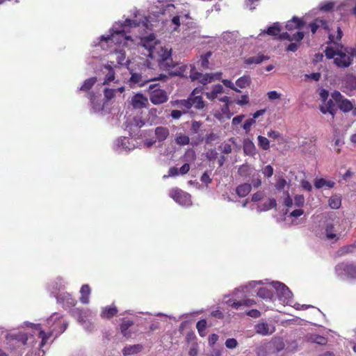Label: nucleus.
Listing matches in <instances>:
<instances>
[{"instance_id": "nucleus-1", "label": "nucleus", "mask_w": 356, "mask_h": 356, "mask_svg": "<svg viewBox=\"0 0 356 356\" xmlns=\"http://www.w3.org/2000/svg\"><path fill=\"white\" fill-rule=\"evenodd\" d=\"M47 324L50 327L49 332H44L40 327V325H37L35 330L38 332V336L41 339L40 347L44 346L47 343V340L55 335L58 337L60 334L65 332L67 327V323L63 320V316L58 313H54L47 319Z\"/></svg>"}, {"instance_id": "nucleus-2", "label": "nucleus", "mask_w": 356, "mask_h": 356, "mask_svg": "<svg viewBox=\"0 0 356 356\" xmlns=\"http://www.w3.org/2000/svg\"><path fill=\"white\" fill-rule=\"evenodd\" d=\"M150 102L154 105L165 103L168 99L166 91L157 83L150 84L148 88Z\"/></svg>"}, {"instance_id": "nucleus-3", "label": "nucleus", "mask_w": 356, "mask_h": 356, "mask_svg": "<svg viewBox=\"0 0 356 356\" xmlns=\"http://www.w3.org/2000/svg\"><path fill=\"white\" fill-rule=\"evenodd\" d=\"M97 77L89 78L83 82L82 86L79 89V91L87 92V97L90 99V103L95 111H99L102 108L101 104L96 102L97 96L95 95V92H90V90L97 82Z\"/></svg>"}, {"instance_id": "nucleus-4", "label": "nucleus", "mask_w": 356, "mask_h": 356, "mask_svg": "<svg viewBox=\"0 0 356 356\" xmlns=\"http://www.w3.org/2000/svg\"><path fill=\"white\" fill-rule=\"evenodd\" d=\"M132 40L131 36L126 35L124 29L114 31L107 37L102 36V40L107 43H113L116 45H127V40Z\"/></svg>"}, {"instance_id": "nucleus-5", "label": "nucleus", "mask_w": 356, "mask_h": 356, "mask_svg": "<svg viewBox=\"0 0 356 356\" xmlns=\"http://www.w3.org/2000/svg\"><path fill=\"white\" fill-rule=\"evenodd\" d=\"M332 98L334 100L337 108L343 113H348L353 108V102L345 98L339 91L335 90L331 94Z\"/></svg>"}, {"instance_id": "nucleus-6", "label": "nucleus", "mask_w": 356, "mask_h": 356, "mask_svg": "<svg viewBox=\"0 0 356 356\" xmlns=\"http://www.w3.org/2000/svg\"><path fill=\"white\" fill-rule=\"evenodd\" d=\"M337 47H340L341 49L334 58V63L339 67L345 68L349 67L353 62V54L346 53L342 51L343 46L337 44Z\"/></svg>"}, {"instance_id": "nucleus-7", "label": "nucleus", "mask_w": 356, "mask_h": 356, "mask_svg": "<svg viewBox=\"0 0 356 356\" xmlns=\"http://www.w3.org/2000/svg\"><path fill=\"white\" fill-rule=\"evenodd\" d=\"M316 20H317L318 24L319 25V29L321 28L328 33V34H329L328 43L329 44L330 43L336 44L337 41L341 40V39L343 36V32L341 31V29L339 26L337 27V35L336 36H334L333 34L330 33V26L328 24V22L327 20L323 19L320 17H317Z\"/></svg>"}, {"instance_id": "nucleus-8", "label": "nucleus", "mask_w": 356, "mask_h": 356, "mask_svg": "<svg viewBox=\"0 0 356 356\" xmlns=\"http://www.w3.org/2000/svg\"><path fill=\"white\" fill-rule=\"evenodd\" d=\"M335 271L339 276L346 275L356 277V266L353 264L341 262L335 266Z\"/></svg>"}, {"instance_id": "nucleus-9", "label": "nucleus", "mask_w": 356, "mask_h": 356, "mask_svg": "<svg viewBox=\"0 0 356 356\" xmlns=\"http://www.w3.org/2000/svg\"><path fill=\"white\" fill-rule=\"evenodd\" d=\"M170 197L182 205L189 204L191 202L189 194L178 188L172 189L170 191Z\"/></svg>"}, {"instance_id": "nucleus-10", "label": "nucleus", "mask_w": 356, "mask_h": 356, "mask_svg": "<svg viewBox=\"0 0 356 356\" xmlns=\"http://www.w3.org/2000/svg\"><path fill=\"white\" fill-rule=\"evenodd\" d=\"M131 104L135 109L145 108L148 105V99L143 94L137 93L131 97Z\"/></svg>"}, {"instance_id": "nucleus-11", "label": "nucleus", "mask_w": 356, "mask_h": 356, "mask_svg": "<svg viewBox=\"0 0 356 356\" xmlns=\"http://www.w3.org/2000/svg\"><path fill=\"white\" fill-rule=\"evenodd\" d=\"M305 23L302 18L293 16L290 20L287 21L285 27L288 31L300 30L305 26Z\"/></svg>"}, {"instance_id": "nucleus-12", "label": "nucleus", "mask_w": 356, "mask_h": 356, "mask_svg": "<svg viewBox=\"0 0 356 356\" xmlns=\"http://www.w3.org/2000/svg\"><path fill=\"white\" fill-rule=\"evenodd\" d=\"M152 80H154V79H147L139 73H131L129 82L131 87H133L134 85L142 87Z\"/></svg>"}, {"instance_id": "nucleus-13", "label": "nucleus", "mask_w": 356, "mask_h": 356, "mask_svg": "<svg viewBox=\"0 0 356 356\" xmlns=\"http://www.w3.org/2000/svg\"><path fill=\"white\" fill-rule=\"evenodd\" d=\"M140 43L143 47L148 50L149 56L153 57V49H154V45L156 44V38L154 34L143 38Z\"/></svg>"}, {"instance_id": "nucleus-14", "label": "nucleus", "mask_w": 356, "mask_h": 356, "mask_svg": "<svg viewBox=\"0 0 356 356\" xmlns=\"http://www.w3.org/2000/svg\"><path fill=\"white\" fill-rule=\"evenodd\" d=\"M320 111L323 114L329 113L332 115V118L334 119V115L337 111V106H336V103L332 98L327 102L325 106H321L320 107Z\"/></svg>"}, {"instance_id": "nucleus-15", "label": "nucleus", "mask_w": 356, "mask_h": 356, "mask_svg": "<svg viewBox=\"0 0 356 356\" xmlns=\"http://www.w3.org/2000/svg\"><path fill=\"white\" fill-rule=\"evenodd\" d=\"M196 90L197 89H195L190 95L191 103L192 104V107L193 106L197 110H202L205 108L206 104L201 96L195 95Z\"/></svg>"}, {"instance_id": "nucleus-16", "label": "nucleus", "mask_w": 356, "mask_h": 356, "mask_svg": "<svg viewBox=\"0 0 356 356\" xmlns=\"http://www.w3.org/2000/svg\"><path fill=\"white\" fill-rule=\"evenodd\" d=\"M275 288L279 293L280 297H283L284 299H290L291 298L292 293L284 284L276 282L275 284Z\"/></svg>"}, {"instance_id": "nucleus-17", "label": "nucleus", "mask_w": 356, "mask_h": 356, "mask_svg": "<svg viewBox=\"0 0 356 356\" xmlns=\"http://www.w3.org/2000/svg\"><path fill=\"white\" fill-rule=\"evenodd\" d=\"M156 138L159 142H163L168 137L169 129L165 127H157L154 131Z\"/></svg>"}, {"instance_id": "nucleus-18", "label": "nucleus", "mask_w": 356, "mask_h": 356, "mask_svg": "<svg viewBox=\"0 0 356 356\" xmlns=\"http://www.w3.org/2000/svg\"><path fill=\"white\" fill-rule=\"evenodd\" d=\"M269 57L266 56L263 54H258L257 56H251L246 58L244 60V63L246 65L250 66L252 65H258L261 63L263 61L268 60Z\"/></svg>"}, {"instance_id": "nucleus-19", "label": "nucleus", "mask_w": 356, "mask_h": 356, "mask_svg": "<svg viewBox=\"0 0 356 356\" xmlns=\"http://www.w3.org/2000/svg\"><path fill=\"white\" fill-rule=\"evenodd\" d=\"M252 184L248 183H244L238 185L236 189V195L240 197H246L251 191Z\"/></svg>"}, {"instance_id": "nucleus-20", "label": "nucleus", "mask_w": 356, "mask_h": 356, "mask_svg": "<svg viewBox=\"0 0 356 356\" xmlns=\"http://www.w3.org/2000/svg\"><path fill=\"white\" fill-rule=\"evenodd\" d=\"M143 346L141 344H134L132 346H125L122 349V354L124 356L137 354L142 351Z\"/></svg>"}, {"instance_id": "nucleus-21", "label": "nucleus", "mask_w": 356, "mask_h": 356, "mask_svg": "<svg viewBox=\"0 0 356 356\" xmlns=\"http://www.w3.org/2000/svg\"><path fill=\"white\" fill-rule=\"evenodd\" d=\"M118 309L116 307H106L102 308L101 317L102 318L110 319L118 314Z\"/></svg>"}, {"instance_id": "nucleus-22", "label": "nucleus", "mask_w": 356, "mask_h": 356, "mask_svg": "<svg viewBox=\"0 0 356 356\" xmlns=\"http://www.w3.org/2000/svg\"><path fill=\"white\" fill-rule=\"evenodd\" d=\"M134 325L133 321L123 319L122 323L120 325V331L122 334L126 337L129 338L131 337V332L129 330V327H131Z\"/></svg>"}, {"instance_id": "nucleus-23", "label": "nucleus", "mask_w": 356, "mask_h": 356, "mask_svg": "<svg viewBox=\"0 0 356 356\" xmlns=\"http://www.w3.org/2000/svg\"><path fill=\"white\" fill-rule=\"evenodd\" d=\"M243 152L248 156H254L257 154V149L254 143L250 140H245L243 143Z\"/></svg>"}, {"instance_id": "nucleus-24", "label": "nucleus", "mask_w": 356, "mask_h": 356, "mask_svg": "<svg viewBox=\"0 0 356 356\" xmlns=\"http://www.w3.org/2000/svg\"><path fill=\"white\" fill-rule=\"evenodd\" d=\"M91 292L90 287L88 284H83L80 290L81 296L80 301L83 304H88L89 302V296Z\"/></svg>"}, {"instance_id": "nucleus-25", "label": "nucleus", "mask_w": 356, "mask_h": 356, "mask_svg": "<svg viewBox=\"0 0 356 356\" xmlns=\"http://www.w3.org/2000/svg\"><path fill=\"white\" fill-rule=\"evenodd\" d=\"M334 185L335 183L333 181H327L323 178L316 179L314 181V186L318 189L325 186L332 188Z\"/></svg>"}, {"instance_id": "nucleus-26", "label": "nucleus", "mask_w": 356, "mask_h": 356, "mask_svg": "<svg viewBox=\"0 0 356 356\" xmlns=\"http://www.w3.org/2000/svg\"><path fill=\"white\" fill-rule=\"evenodd\" d=\"M253 168L248 164H243L239 166L238 174L239 176L246 178L252 175Z\"/></svg>"}, {"instance_id": "nucleus-27", "label": "nucleus", "mask_w": 356, "mask_h": 356, "mask_svg": "<svg viewBox=\"0 0 356 356\" xmlns=\"http://www.w3.org/2000/svg\"><path fill=\"white\" fill-rule=\"evenodd\" d=\"M277 207V202L275 198H269L268 202H266L263 203L260 207H259L258 210L259 211H267L271 209H276Z\"/></svg>"}, {"instance_id": "nucleus-28", "label": "nucleus", "mask_w": 356, "mask_h": 356, "mask_svg": "<svg viewBox=\"0 0 356 356\" xmlns=\"http://www.w3.org/2000/svg\"><path fill=\"white\" fill-rule=\"evenodd\" d=\"M281 31L282 26L280 24L279 22H275L272 26H269L264 33L268 35L278 36Z\"/></svg>"}, {"instance_id": "nucleus-29", "label": "nucleus", "mask_w": 356, "mask_h": 356, "mask_svg": "<svg viewBox=\"0 0 356 356\" xmlns=\"http://www.w3.org/2000/svg\"><path fill=\"white\" fill-rule=\"evenodd\" d=\"M257 296L264 300H272L273 293L271 289L267 287H261L257 291Z\"/></svg>"}, {"instance_id": "nucleus-30", "label": "nucleus", "mask_w": 356, "mask_h": 356, "mask_svg": "<svg viewBox=\"0 0 356 356\" xmlns=\"http://www.w3.org/2000/svg\"><path fill=\"white\" fill-rule=\"evenodd\" d=\"M256 332L261 335H268L273 332L269 330V326L266 323H259L255 325Z\"/></svg>"}, {"instance_id": "nucleus-31", "label": "nucleus", "mask_w": 356, "mask_h": 356, "mask_svg": "<svg viewBox=\"0 0 356 356\" xmlns=\"http://www.w3.org/2000/svg\"><path fill=\"white\" fill-rule=\"evenodd\" d=\"M329 207L332 209H337L341 205V198L340 196L334 195L328 200Z\"/></svg>"}, {"instance_id": "nucleus-32", "label": "nucleus", "mask_w": 356, "mask_h": 356, "mask_svg": "<svg viewBox=\"0 0 356 356\" xmlns=\"http://www.w3.org/2000/svg\"><path fill=\"white\" fill-rule=\"evenodd\" d=\"M250 83V76L249 75H244L236 80V85L241 88H245L249 86Z\"/></svg>"}, {"instance_id": "nucleus-33", "label": "nucleus", "mask_w": 356, "mask_h": 356, "mask_svg": "<svg viewBox=\"0 0 356 356\" xmlns=\"http://www.w3.org/2000/svg\"><path fill=\"white\" fill-rule=\"evenodd\" d=\"M325 236L329 240L334 239L335 241L339 239L337 234H334V227L333 224H327L325 227Z\"/></svg>"}, {"instance_id": "nucleus-34", "label": "nucleus", "mask_w": 356, "mask_h": 356, "mask_svg": "<svg viewBox=\"0 0 356 356\" xmlns=\"http://www.w3.org/2000/svg\"><path fill=\"white\" fill-rule=\"evenodd\" d=\"M175 143L179 145H186L190 143L189 137L184 134H177L175 137Z\"/></svg>"}, {"instance_id": "nucleus-35", "label": "nucleus", "mask_w": 356, "mask_h": 356, "mask_svg": "<svg viewBox=\"0 0 356 356\" xmlns=\"http://www.w3.org/2000/svg\"><path fill=\"white\" fill-rule=\"evenodd\" d=\"M355 248L356 246L354 244L343 246L338 250L337 255L341 257L347 254L352 253Z\"/></svg>"}, {"instance_id": "nucleus-36", "label": "nucleus", "mask_w": 356, "mask_h": 356, "mask_svg": "<svg viewBox=\"0 0 356 356\" xmlns=\"http://www.w3.org/2000/svg\"><path fill=\"white\" fill-rule=\"evenodd\" d=\"M309 341L319 345H325L327 342V338L318 334H312L309 337Z\"/></svg>"}, {"instance_id": "nucleus-37", "label": "nucleus", "mask_w": 356, "mask_h": 356, "mask_svg": "<svg viewBox=\"0 0 356 356\" xmlns=\"http://www.w3.org/2000/svg\"><path fill=\"white\" fill-rule=\"evenodd\" d=\"M212 53L211 51L207 52L205 54L202 55L198 63L203 69L209 68V59L211 57Z\"/></svg>"}, {"instance_id": "nucleus-38", "label": "nucleus", "mask_w": 356, "mask_h": 356, "mask_svg": "<svg viewBox=\"0 0 356 356\" xmlns=\"http://www.w3.org/2000/svg\"><path fill=\"white\" fill-rule=\"evenodd\" d=\"M104 68L108 71V73L106 75L105 80L103 84H108L109 82L113 81L115 79V72L112 67L110 65H106Z\"/></svg>"}, {"instance_id": "nucleus-39", "label": "nucleus", "mask_w": 356, "mask_h": 356, "mask_svg": "<svg viewBox=\"0 0 356 356\" xmlns=\"http://www.w3.org/2000/svg\"><path fill=\"white\" fill-rule=\"evenodd\" d=\"M258 145L264 150H268L270 149V141L264 136H259L257 137Z\"/></svg>"}, {"instance_id": "nucleus-40", "label": "nucleus", "mask_w": 356, "mask_h": 356, "mask_svg": "<svg viewBox=\"0 0 356 356\" xmlns=\"http://www.w3.org/2000/svg\"><path fill=\"white\" fill-rule=\"evenodd\" d=\"M13 338L23 346H25L27 343V341L29 339L27 334L24 332H19L13 336Z\"/></svg>"}, {"instance_id": "nucleus-41", "label": "nucleus", "mask_w": 356, "mask_h": 356, "mask_svg": "<svg viewBox=\"0 0 356 356\" xmlns=\"http://www.w3.org/2000/svg\"><path fill=\"white\" fill-rule=\"evenodd\" d=\"M207 327V321L205 319H201L197 322L196 328L198 331L199 334L201 337H204L206 333L204 332Z\"/></svg>"}, {"instance_id": "nucleus-42", "label": "nucleus", "mask_w": 356, "mask_h": 356, "mask_svg": "<svg viewBox=\"0 0 356 356\" xmlns=\"http://www.w3.org/2000/svg\"><path fill=\"white\" fill-rule=\"evenodd\" d=\"M177 106L181 108H184V111H187L192 107V104L191 103L190 96L187 99H181L177 102Z\"/></svg>"}, {"instance_id": "nucleus-43", "label": "nucleus", "mask_w": 356, "mask_h": 356, "mask_svg": "<svg viewBox=\"0 0 356 356\" xmlns=\"http://www.w3.org/2000/svg\"><path fill=\"white\" fill-rule=\"evenodd\" d=\"M340 49H334L332 47H327L325 50V55L328 59L334 58L337 55Z\"/></svg>"}, {"instance_id": "nucleus-44", "label": "nucleus", "mask_w": 356, "mask_h": 356, "mask_svg": "<svg viewBox=\"0 0 356 356\" xmlns=\"http://www.w3.org/2000/svg\"><path fill=\"white\" fill-rule=\"evenodd\" d=\"M189 76L192 81L198 80L200 81L201 77L203 76V74L201 72L195 71V67L191 65Z\"/></svg>"}, {"instance_id": "nucleus-45", "label": "nucleus", "mask_w": 356, "mask_h": 356, "mask_svg": "<svg viewBox=\"0 0 356 356\" xmlns=\"http://www.w3.org/2000/svg\"><path fill=\"white\" fill-rule=\"evenodd\" d=\"M104 97L107 101L112 99L116 94V90L112 88H105L104 90Z\"/></svg>"}, {"instance_id": "nucleus-46", "label": "nucleus", "mask_w": 356, "mask_h": 356, "mask_svg": "<svg viewBox=\"0 0 356 356\" xmlns=\"http://www.w3.org/2000/svg\"><path fill=\"white\" fill-rule=\"evenodd\" d=\"M334 6V3L332 1H327L320 5L319 10L324 12L331 11Z\"/></svg>"}, {"instance_id": "nucleus-47", "label": "nucleus", "mask_w": 356, "mask_h": 356, "mask_svg": "<svg viewBox=\"0 0 356 356\" xmlns=\"http://www.w3.org/2000/svg\"><path fill=\"white\" fill-rule=\"evenodd\" d=\"M202 125V123L199 121H193L191 123V131L193 134H198L200 131V128Z\"/></svg>"}, {"instance_id": "nucleus-48", "label": "nucleus", "mask_w": 356, "mask_h": 356, "mask_svg": "<svg viewBox=\"0 0 356 356\" xmlns=\"http://www.w3.org/2000/svg\"><path fill=\"white\" fill-rule=\"evenodd\" d=\"M293 200L295 206L298 207H302L305 204V197L302 195H296Z\"/></svg>"}, {"instance_id": "nucleus-49", "label": "nucleus", "mask_w": 356, "mask_h": 356, "mask_svg": "<svg viewBox=\"0 0 356 356\" xmlns=\"http://www.w3.org/2000/svg\"><path fill=\"white\" fill-rule=\"evenodd\" d=\"M222 83H223V85L229 88L230 89H232L237 92H241V90L235 86V85L234 84V83L232 81H230L229 79H222Z\"/></svg>"}, {"instance_id": "nucleus-50", "label": "nucleus", "mask_w": 356, "mask_h": 356, "mask_svg": "<svg viewBox=\"0 0 356 356\" xmlns=\"http://www.w3.org/2000/svg\"><path fill=\"white\" fill-rule=\"evenodd\" d=\"M220 101L225 103V106L222 108V112L225 113L229 111V105L232 104V102L229 99V97L227 96H224L220 99Z\"/></svg>"}, {"instance_id": "nucleus-51", "label": "nucleus", "mask_w": 356, "mask_h": 356, "mask_svg": "<svg viewBox=\"0 0 356 356\" xmlns=\"http://www.w3.org/2000/svg\"><path fill=\"white\" fill-rule=\"evenodd\" d=\"M238 342L234 338H229L227 339L225 341V346L227 348H234L237 346Z\"/></svg>"}, {"instance_id": "nucleus-52", "label": "nucleus", "mask_w": 356, "mask_h": 356, "mask_svg": "<svg viewBox=\"0 0 356 356\" xmlns=\"http://www.w3.org/2000/svg\"><path fill=\"white\" fill-rule=\"evenodd\" d=\"M255 123V120L252 118L248 119L245 121L243 128L245 131V132H248L250 131V128L253 124Z\"/></svg>"}, {"instance_id": "nucleus-53", "label": "nucleus", "mask_w": 356, "mask_h": 356, "mask_svg": "<svg viewBox=\"0 0 356 356\" xmlns=\"http://www.w3.org/2000/svg\"><path fill=\"white\" fill-rule=\"evenodd\" d=\"M264 193L263 191H257L252 195L251 200L252 202H257L261 200L264 198Z\"/></svg>"}, {"instance_id": "nucleus-54", "label": "nucleus", "mask_w": 356, "mask_h": 356, "mask_svg": "<svg viewBox=\"0 0 356 356\" xmlns=\"http://www.w3.org/2000/svg\"><path fill=\"white\" fill-rule=\"evenodd\" d=\"M186 113V111H181L179 110H172L171 111L170 115L173 119L178 120L181 118V116L184 114Z\"/></svg>"}, {"instance_id": "nucleus-55", "label": "nucleus", "mask_w": 356, "mask_h": 356, "mask_svg": "<svg viewBox=\"0 0 356 356\" xmlns=\"http://www.w3.org/2000/svg\"><path fill=\"white\" fill-rule=\"evenodd\" d=\"M304 38V33L302 31H298L291 36V41L295 40L300 42Z\"/></svg>"}, {"instance_id": "nucleus-56", "label": "nucleus", "mask_w": 356, "mask_h": 356, "mask_svg": "<svg viewBox=\"0 0 356 356\" xmlns=\"http://www.w3.org/2000/svg\"><path fill=\"white\" fill-rule=\"evenodd\" d=\"M213 80V76L209 74H203L201 77L200 82L202 84H207V83L211 82Z\"/></svg>"}, {"instance_id": "nucleus-57", "label": "nucleus", "mask_w": 356, "mask_h": 356, "mask_svg": "<svg viewBox=\"0 0 356 356\" xmlns=\"http://www.w3.org/2000/svg\"><path fill=\"white\" fill-rule=\"evenodd\" d=\"M200 181L203 183V184H209L210 183H211L212 181V179L210 178V176L208 174L207 172H205L202 174V175L201 176V178H200Z\"/></svg>"}, {"instance_id": "nucleus-58", "label": "nucleus", "mask_w": 356, "mask_h": 356, "mask_svg": "<svg viewBox=\"0 0 356 356\" xmlns=\"http://www.w3.org/2000/svg\"><path fill=\"white\" fill-rule=\"evenodd\" d=\"M264 175L267 177H270L273 174V168L270 165H266L263 170Z\"/></svg>"}, {"instance_id": "nucleus-59", "label": "nucleus", "mask_w": 356, "mask_h": 356, "mask_svg": "<svg viewBox=\"0 0 356 356\" xmlns=\"http://www.w3.org/2000/svg\"><path fill=\"white\" fill-rule=\"evenodd\" d=\"M246 314L252 318H257L261 316V312L256 309H253L248 311Z\"/></svg>"}, {"instance_id": "nucleus-60", "label": "nucleus", "mask_w": 356, "mask_h": 356, "mask_svg": "<svg viewBox=\"0 0 356 356\" xmlns=\"http://www.w3.org/2000/svg\"><path fill=\"white\" fill-rule=\"evenodd\" d=\"M188 68V66L186 65H182L180 66L177 70V72L175 73V74L183 76V77H187V74H185L186 70Z\"/></svg>"}, {"instance_id": "nucleus-61", "label": "nucleus", "mask_w": 356, "mask_h": 356, "mask_svg": "<svg viewBox=\"0 0 356 356\" xmlns=\"http://www.w3.org/2000/svg\"><path fill=\"white\" fill-rule=\"evenodd\" d=\"M217 138H218L217 135L212 132V133H210V134L206 135L205 142L207 144H209L212 141L216 140Z\"/></svg>"}, {"instance_id": "nucleus-62", "label": "nucleus", "mask_w": 356, "mask_h": 356, "mask_svg": "<svg viewBox=\"0 0 356 356\" xmlns=\"http://www.w3.org/2000/svg\"><path fill=\"white\" fill-rule=\"evenodd\" d=\"M267 136L274 140L281 138L282 135L279 131L270 130L268 131Z\"/></svg>"}, {"instance_id": "nucleus-63", "label": "nucleus", "mask_w": 356, "mask_h": 356, "mask_svg": "<svg viewBox=\"0 0 356 356\" xmlns=\"http://www.w3.org/2000/svg\"><path fill=\"white\" fill-rule=\"evenodd\" d=\"M312 34H315L317 30L319 29V25L317 23L316 18L314 19L312 22L309 24Z\"/></svg>"}, {"instance_id": "nucleus-64", "label": "nucleus", "mask_w": 356, "mask_h": 356, "mask_svg": "<svg viewBox=\"0 0 356 356\" xmlns=\"http://www.w3.org/2000/svg\"><path fill=\"white\" fill-rule=\"evenodd\" d=\"M268 97L270 100H275L277 99H280L281 97V95L279 94L277 91L273 90L270 91L267 93Z\"/></svg>"}]
</instances>
